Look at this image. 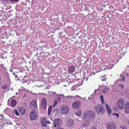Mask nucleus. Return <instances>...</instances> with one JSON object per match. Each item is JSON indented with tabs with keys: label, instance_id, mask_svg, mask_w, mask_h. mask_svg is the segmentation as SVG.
Listing matches in <instances>:
<instances>
[{
	"label": "nucleus",
	"instance_id": "obj_1",
	"mask_svg": "<svg viewBox=\"0 0 129 129\" xmlns=\"http://www.w3.org/2000/svg\"><path fill=\"white\" fill-rule=\"evenodd\" d=\"M95 117V113L93 111L87 110L84 113L83 115L84 120L83 121L82 126H87L90 123L91 120Z\"/></svg>",
	"mask_w": 129,
	"mask_h": 129
},
{
	"label": "nucleus",
	"instance_id": "obj_2",
	"mask_svg": "<svg viewBox=\"0 0 129 129\" xmlns=\"http://www.w3.org/2000/svg\"><path fill=\"white\" fill-rule=\"evenodd\" d=\"M95 110L100 114L104 113L105 109L101 105H96L94 108Z\"/></svg>",
	"mask_w": 129,
	"mask_h": 129
},
{
	"label": "nucleus",
	"instance_id": "obj_3",
	"mask_svg": "<svg viewBox=\"0 0 129 129\" xmlns=\"http://www.w3.org/2000/svg\"><path fill=\"white\" fill-rule=\"evenodd\" d=\"M69 108L67 106H63L61 107V112L62 114L66 115L69 113Z\"/></svg>",
	"mask_w": 129,
	"mask_h": 129
},
{
	"label": "nucleus",
	"instance_id": "obj_4",
	"mask_svg": "<svg viewBox=\"0 0 129 129\" xmlns=\"http://www.w3.org/2000/svg\"><path fill=\"white\" fill-rule=\"evenodd\" d=\"M125 105L124 101L122 99L118 101L117 103V106L118 108L120 109H123Z\"/></svg>",
	"mask_w": 129,
	"mask_h": 129
},
{
	"label": "nucleus",
	"instance_id": "obj_5",
	"mask_svg": "<svg viewBox=\"0 0 129 129\" xmlns=\"http://www.w3.org/2000/svg\"><path fill=\"white\" fill-rule=\"evenodd\" d=\"M30 118L31 120H34L37 118V113L34 110H32L30 115Z\"/></svg>",
	"mask_w": 129,
	"mask_h": 129
},
{
	"label": "nucleus",
	"instance_id": "obj_6",
	"mask_svg": "<svg viewBox=\"0 0 129 129\" xmlns=\"http://www.w3.org/2000/svg\"><path fill=\"white\" fill-rule=\"evenodd\" d=\"M107 129H116V126L113 122H110L107 124Z\"/></svg>",
	"mask_w": 129,
	"mask_h": 129
},
{
	"label": "nucleus",
	"instance_id": "obj_7",
	"mask_svg": "<svg viewBox=\"0 0 129 129\" xmlns=\"http://www.w3.org/2000/svg\"><path fill=\"white\" fill-rule=\"evenodd\" d=\"M81 102L79 101H76L73 103L72 106L74 109H78L81 104Z\"/></svg>",
	"mask_w": 129,
	"mask_h": 129
},
{
	"label": "nucleus",
	"instance_id": "obj_8",
	"mask_svg": "<svg viewBox=\"0 0 129 129\" xmlns=\"http://www.w3.org/2000/svg\"><path fill=\"white\" fill-rule=\"evenodd\" d=\"M42 107L46 110V109L47 105V101L46 99L43 98L42 100Z\"/></svg>",
	"mask_w": 129,
	"mask_h": 129
},
{
	"label": "nucleus",
	"instance_id": "obj_9",
	"mask_svg": "<svg viewBox=\"0 0 129 129\" xmlns=\"http://www.w3.org/2000/svg\"><path fill=\"white\" fill-rule=\"evenodd\" d=\"M62 121L61 119L58 118L56 119L54 121V124L55 126H58L61 124Z\"/></svg>",
	"mask_w": 129,
	"mask_h": 129
},
{
	"label": "nucleus",
	"instance_id": "obj_10",
	"mask_svg": "<svg viewBox=\"0 0 129 129\" xmlns=\"http://www.w3.org/2000/svg\"><path fill=\"white\" fill-rule=\"evenodd\" d=\"M106 107L107 110V113L109 116H110L111 114L112 113V111L110 106L108 104H106Z\"/></svg>",
	"mask_w": 129,
	"mask_h": 129
},
{
	"label": "nucleus",
	"instance_id": "obj_11",
	"mask_svg": "<svg viewBox=\"0 0 129 129\" xmlns=\"http://www.w3.org/2000/svg\"><path fill=\"white\" fill-rule=\"evenodd\" d=\"M48 122L46 118H44L42 119L41 120V124L43 127H46Z\"/></svg>",
	"mask_w": 129,
	"mask_h": 129
},
{
	"label": "nucleus",
	"instance_id": "obj_12",
	"mask_svg": "<svg viewBox=\"0 0 129 129\" xmlns=\"http://www.w3.org/2000/svg\"><path fill=\"white\" fill-rule=\"evenodd\" d=\"M68 70V72L70 73H73L75 71V68L74 66H71L69 67Z\"/></svg>",
	"mask_w": 129,
	"mask_h": 129
},
{
	"label": "nucleus",
	"instance_id": "obj_13",
	"mask_svg": "<svg viewBox=\"0 0 129 129\" xmlns=\"http://www.w3.org/2000/svg\"><path fill=\"white\" fill-rule=\"evenodd\" d=\"M18 110L21 114H24L26 112V109L24 107H21L19 108Z\"/></svg>",
	"mask_w": 129,
	"mask_h": 129
},
{
	"label": "nucleus",
	"instance_id": "obj_14",
	"mask_svg": "<svg viewBox=\"0 0 129 129\" xmlns=\"http://www.w3.org/2000/svg\"><path fill=\"white\" fill-rule=\"evenodd\" d=\"M30 107L32 108H36L37 105L36 101L35 100L32 101L30 104Z\"/></svg>",
	"mask_w": 129,
	"mask_h": 129
},
{
	"label": "nucleus",
	"instance_id": "obj_15",
	"mask_svg": "<svg viewBox=\"0 0 129 129\" xmlns=\"http://www.w3.org/2000/svg\"><path fill=\"white\" fill-rule=\"evenodd\" d=\"M74 123V121L72 119H69L66 123V124L68 126L70 127L72 126Z\"/></svg>",
	"mask_w": 129,
	"mask_h": 129
},
{
	"label": "nucleus",
	"instance_id": "obj_16",
	"mask_svg": "<svg viewBox=\"0 0 129 129\" xmlns=\"http://www.w3.org/2000/svg\"><path fill=\"white\" fill-rule=\"evenodd\" d=\"M125 111L126 113H129V102H127L126 104Z\"/></svg>",
	"mask_w": 129,
	"mask_h": 129
},
{
	"label": "nucleus",
	"instance_id": "obj_17",
	"mask_svg": "<svg viewBox=\"0 0 129 129\" xmlns=\"http://www.w3.org/2000/svg\"><path fill=\"white\" fill-rule=\"evenodd\" d=\"M16 104V102L15 100H13L11 101V106L13 108L15 107Z\"/></svg>",
	"mask_w": 129,
	"mask_h": 129
},
{
	"label": "nucleus",
	"instance_id": "obj_18",
	"mask_svg": "<svg viewBox=\"0 0 129 129\" xmlns=\"http://www.w3.org/2000/svg\"><path fill=\"white\" fill-rule=\"evenodd\" d=\"M52 110V106H50L48 110V113L49 116H50V114L51 113Z\"/></svg>",
	"mask_w": 129,
	"mask_h": 129
},
{
	"label": "nucleus",
	"instance_id": "obj_19",
	"mask_svg": "<svg viewBox=\"0 0 129 129\" xmlns=\"http://www.w3.org/2000/svg\"><path fill=\"white\" fill-rule=\"evenodd\" d=\"M100 98L102 102V105H104L105 104V103L104 102V96L103 95H100Z\"/></svg>",
	"mask_w": 129,
	"mask_h": 129
},
{
	"label": "nucleus",
	"instance_id": "obj_20",
	"mask_svg": "<svg viewBox=\"0 0 129 129\" xmlns=\"http://www.w3.org/2000/svg\"><path fill=\"white\" fill-rule=\"evenodd\" d=\"M75 114L78 116L80 117L81 115V110H79L76 112Z\"/></svg>",
	"mask_w": 129,
	"mask_h": 129
},
{
	"label": "nucleus",
	"instance_id": "obj_21",
	"mask_svg": "<svg viewBox=\"0 0 129 129\" xmlns=\"http://www.w3.org/2000/svg\"><path fill=\"white\" fill-rule=\"evenodd\" d=\"M1 87L2 89H6L8 88V86L6 84H4Z\"/></svg>",
	"mask_w": 129,
	"mask_h": 129
},
{
	"label": "nucleus",
	"instance_id": "obj_22",
	"mask_svg": "<svg viewBox=\"0 0 129 129\" xmlns=\"http://www.w3.org/2000/svg\"><path fill=\"white\" fill-rule=\"evenodd\" d=\"M7 80L8 82H9L10 83H10L11 81H10V79L9 76V74H7Z\"/></svg>",
	"mask_w": 129,
	"mask_h": 129
},
{
	"label": "nucleus",
	"instance_id": "obj_23",
	"mask_svg": "<svg viewBox=\"0 0 129 129\" xmlns=\"http://www.w3.org/2000/svg\"><path fill=\"white\" fill-rule=\"evenodd\" d=\"M14 113L17 116H18L19 115V114L18 112V111L16 109H15L14 111Z\"/></svg>",
	"mask_w": 129,
	"mask_h": 129
},
{
	"label": "nucleus",
	"instance_id": "obj_24",
	"mask_svg": "<svg viewBox=\"0 0 129 129\" xmlns=\"http://www.w3.org/2000/svg\"><path fill=\"white\" fill-rule=\"evenodd\" d=\"M57 103V100H55L54 102L53 103V107H54L56 105Z\"/></svg>",
	"mask_w": 129,
	"mask_h": 129
},
{
	"label": "nucleus",
	"instance_id": "obj_25",
	"mask_svg": "<svg viewBox=\"0 0 129 129\" xmlns=\"http://www.w3.org/2000/svg\"><path fill=\"white\" fill-rule=\"evenodd\" d=\"M118 86L119 87H120V88L122 89H123L124 87V85L122 84H119L118 85Z\"/></svg>",
	"mask_w": 129,
	"mask_h": 129
},
{
	"label": "nucleus",
	"instance_id": "obj_26",
	"mask_svg": "<svg viewBox=\"0 0 129 129\" xmlns=\"http://www.w3.org/2000/svg\"><path fill=\"white\" fill-rule=\"evenodd\" d=\"M113 114L114 115H116V117L117 118H118L119 117V115L118 113H113Z\"/></svg>",
	"mask_w": 129,
	"mask_h": 129
},
{
	"label": "nucleus",
	"instance_id": "obj_27",
	"mask_svg": "<svg viewBox=\"0 0 129 129\" xmlns=\"http://www.w3.org/2000/svg\"><path fill=\"white\" fill-rule=\"evenodd\" d=\"M120 128H121L122 129H127V128L125 125L123 126H121Z\"/></svg>",
	"mask_w": 129,
	"mask_h": 129
},
{
	"label": "nucleus",
	"instance_id": "obj_28",
	"mask_svg": "<svg viewBox=\"0 0 129 129\" xmlns=\"http://www.w3.org/2000/svg\"><path fill=\"white\" fill-rule=\"evenodd\" d=\"M19 0H10V1L12 2H17Z\"/></svg>",
	"mask_w": 129,
	"mask_h": 129
},
{
	"label": "nucleus",
	"instance_id": "obj_29",
	"mask_svg": "<svg viewBox=\"0 0 129 129\" xmlns=\"http://www.w3.org/2000/svg\"><path fill=\"white\" fill-rule=\"evenodd\" d=\"M90 129H96V128L95 126H94L92 127Z\"/></svg>",
	"mask_w": 129,
	"mask_h": 129
},
{
	"label": "nucleus",
	"instance_id": "obj_30",
	"mask_svg": "<svg viewBox=\"0 0 129 129\" xmlns=\"http://www.w3.org/2000/svg\"><path fill=\"white\" fill-rule=\"evenodd\" d=\"M72 96L68 95V96H66V98H72Z\"/></svg>",
	"mask_w": 129,
	"mask_h": 129
},
{
	"label": "nucleus",
	"instance_id": "obj_31",
	"mask_svg": "<svg viewBox=\"0 0 129 129\" xmlns=\"http://www.w3.org/2000/svg\"><path fill=\"white\" fill-rule=\"evenodd\" d=\"M52 94H55L56 95H59L56 93L55 92H52Z\"/></svg>",
	"mask_w": 129,
	"mask_h": 129
},
{
	"label": "nucleus",
	"instance_id": "obj_32",
	"mask_svg": "<svg viewBox=\"0 0 129 129\" xmlns=\"http://www.w3.org/2000/svg\"><path fill=\"white\" fill-rule=\"evenodd\" d=\"M122 80H123V81H124V80H125V78L124 77H123L122 78Z\"/></svg>",
	"mask_w": 129,
	"mask_h": 129
},
{
	"label": "nucleus",
	"instance_id": "obj_33",
	"mask_svg": "<svg viewBox=\"0 0 129 129\" xmlns=\"http://www.w3.org/2000/svg\"><path fill=\"white\" fill-rule=\"evenodd\" d=\"M57 99H58L59 100V101H60V97H58L57 98Z\"/></svg>",
	"mask_w": 129,
	"mask_h": 129
},
{
	"label": "nucleus",
	"instance_id": "obj_34",
	"mask_svg": "<svg viewBox=\"0 0 129 129\" xmlns=\"http://www.w3.org/2000/svg\"><path fill=\"white\" fill-rule=\"evenodd\" d=\"M3 128V127L0 125V129H2Z\"/></svg>",
	"mask_w": 129,
	"mask_h": 129
},
{
	"label": "nucleus",
	"instance_id": "obj_35",
	"mask_svg": "<svg viewBox=\"0 0 129 129\" xmlns=\"http://www.w3.org/2000/svg\"><path fill=\"white\" fill-rule=\"evenodd\" d=\"M16 95H18V93L17 92H16Z\"/></svg>",
	"mask_w": 129,
	"mask_h": 129
},
{
	"label": "nucleus",
	"instance_id": "obj_36",
	"mask_svg": "<svg viewBox=\"0 0 129 129\" xmlns=\"http://www.w3.org/2000/svg\"><path fill=\"white\" fill-rule=\"evenodd\" d=\"M103 92L104 93L105 92V90H104V88L103 89Z\"/></svg>",
	"mask_w": 129,
	"mask_h": 129
},
{
	"label": "nucleus",
	"instance_id": "obj_37",
	"mask_svg": "<svg viewBox=\"0 0 129 129\" xmlns=\"http://www.w3.org/2000/svg\"><path fill=\"white\" fill-rule=\"evenodd\" d=\"M59 95H60V96H63L64 97V96L63 95V94H62L61 95H60L59 94Z\"/></svg>",
	"mask_w": 129,
	"mask_h": 129
},
{
	"label": "nucleus",
	"instance_id": "obj_38",
	"mask_svg": "<svg viewBox=\"0 0 129 129\" xmlns=\"http://www.w3.org/2000/svg\"><path fill=\"white\" fill-rule=\"evenodd\" d=\"M107 48H109V49H110V47L109 46V47L107 46Z\"/></svg>",
	"mask_w": 129,
	"mask_h": 129
},
{
	"label": "nucleus",
	"instance_id": "obj_39",
	"mask_svg": "<svg viewBox=\"0 0 129 129\" xmlns=\"http://www.w3.org/2000/svg\"><path fill=\"white\" fill-rule=\"evenodd\" d=\"M48 121V122H47V123H50V122L49 121Z\"/></svg>",
	"mask_w": 129,
	"mask_h": 129
},
{
	"label": "nucleus",
	"instance_id": "obj_40",
	"mask_svg": "<svg viewBox=\"0 0 129 129\" xmlns=\"http://www.w3.org/2000/svg\"><path fill=\"white\" fill-rule=\"evenodd\" d=\"M58 129H64L62 128H59Z\"/></svg>",
	"mask_w": 129,
	"mask_h": 129
},
{
	"label": "nucleus",
	"instance_id": "obj_41",
	"mask_svg": "<svg viewBox=\"0 0 129 129\" xmlns=\"http://www.w3.org/2000/svg\"><path fill=\"white\" fill-rule=\"evenodd\" d=\"M98 90V89H96V90H95V91H94V92H95V91H96V90Z\"/></svg>",
	"mask_w": 129,
	"mask_h": 129
},
{
	"label": "nucleus",
	"instance_id": "obj_42",
	"mask_svg": "<svg viewBox=\"0 0 129 129\" xmlns=\"http://www.w3.org/2000/svg\"><path fill=\"white\" fill-rule=\"evenodd\" d=\"M105 69V68H104V69H103V70H104Z\"/></svg>",
	"mask_w": 129,
	"mask_h": 129
},
{
	"label": "nucleus",
	"instance_id": "obj_43",
	"mask_svg": "<svg viewBox=\"0 0 129 129\" xmlns=\"http://www.w3.org/2000/svg\"><path fill=\"white\" fill-rule=\"evenodd\" d=\"M106 51H108V50H106Z\"/></svg>",
	"mask_w": 129,
	"mask_h": 129
},
{
	"label": "nucleus",
	"instance_id": "obj_44",
	"mask_svg": "<svg viewBox=\"0 0 129 129\" xmlns=\"http://www.w3.org/2000/svg\"><path fill=\"white\" fill-rule=\"evenodd\" d=\"M1 65H2L4 66L3 64H1Z\"/></svg>",
	"mask_w": 129,
	"mask_h": 129
},
{
	"label": "nucleus",
	"instance_id": "obj_45",
	"mask_svg": "<svg viewBox=\"0 0 129 129\" xmlns=\"http://www.w3.org/2000/svg\"><path fill=\"white\" fill-rule=\"evenodd\" d=\"M103 80V81H104V80Z\"/></svg>",
	"mask_w": 129,
	"mask_h": 129
},
{
	"label": "nucleus",
	"instance_id": "obj_46",
	"mask_svg": "<svg viewBox=\"0 0 129 129\" xmlns=\"http://www.w3.org/2000/svg\"><path fill=\"white\" fill-rule=\"evenodd\" d=\"M105 75L104 76V77H105Z\"/></svg>",
	"mask_w": 129,
	"mask_h": 129
},
{
	"label": "nucleus",
	"instance_id": "obj_47",
	"mask_svg": "<svg viewBox=\"0 0 129 129\" xmlns=\"http://www.w3.org/2000/svg\"><path fill=\"white\" fill-rule=\"evenodd\" d=\"M16 76V77H15L16 78V77H17V76Z\"/></svg>",
	"mask_w": 129,
	"mask_h": 129
},
{
	"label": "nucleus",
	"instance_id": "obj_48",
	"mask_svg": "<svg viewBox=\"0 0 129 129\" xmlns=\"http://www.w3.org/2000/svg\"><path fill=\"white\" fill-rule=\"evenodd\" d=\"M16 76V77H15L16 78V77H17V76Z\"/></svg>",
	"mask_w": 129,
	"mask_h": 129
},
{
	"label": "nucleus",
	"instance_id": "obj_49",
	"mask_svg": "<svg viewBox=\"0 0 129 129\" xmlns=\"http://www.w3.org/2000/svg\"><path fill=\"white\" fill-rule=\"evenodd\" d=\"M76 96H78V95H76Z\"/></svg>",
	"mask_w": 129,
	"mask_h": 129
},
{
	"label": "nucleus",
	"instance_id": "obj_50",
	"mask_svg": "<svg viewBox=\"0 0 129 129\" xmlns=\"http://www.w3.org/2000/svg\"><path fill=\"white\" fill-rule=\"evenodd\" d=\"M109 89L108 88V89Z\"/></svg>",
	"mask_w": 129,
	"mask_h": 129
}]
</instances>
